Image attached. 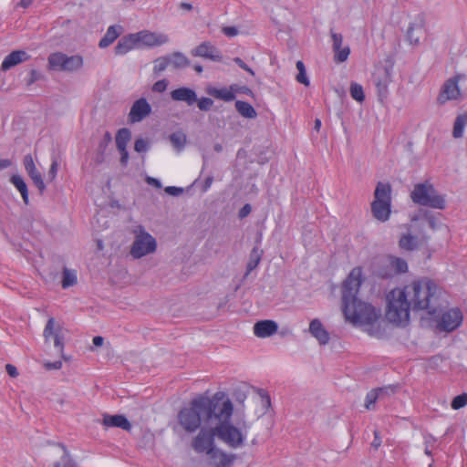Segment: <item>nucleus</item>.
I'll list each match as a JSON object with an SVG mask.
<instances>
[{"instance_id":"79ce46f5","label":"nucleus","mask_w":467,"mask_h":467,"mask_svg":"<svg viewBox=\"0 0 467 467\" xmlns=\"http://www.w3.org/2000/svg\"><path fill=\"white\" fill-rule=\"evenodd\" d=\"M349 91L352 99L358 102L364 101L365 95L361 85L358 83H351Z\"/></svg>"},{"instance_id":"0e129e2a","label":"nucleus","mask_w":467,"mask_h":467,"mask_svg":"<svg viewBox=\"0 0 467 467\" xmlns=\"http://www.w3.org/2000/svg\"><path fill=\"white\" fill-rule=\"evenodd\" d=\"M147 182L150 185H153L155 186L156 188H161V183L159 180L155 179V178H152V177H148L147 178Z\"/></svg>"},{"instance_id":"6e6552de","label":"nucleus","mask_w":467,"mask_h":467,"mask_svg":"<svg viewBox=\"0 0 467 467\" xmlns=\"http://www.w3.org/2000/svg\"><path fill=\"white\" fill-rule=\"evenodd\" d=\"M50 69L73 72L83 67V57L80 55L67 56L61 52L52 53L48 57Z\"/></svg>"},{"instance_id":"bf43d9fd","label":"nucleus","mask_w":467,"mask_h":467,"mask_svg":"<svg viewBox=\"0 0 467 467\" xmlns=\"http://www.w3.org/2000/svg\"><path fill=\"white\" fill-rule=\"evenodd\" d=\"M223 33L227 36H234L238 34V30L234 26H225L223 28Z\"/></svg>"},{"instance_id":"b1692460","label":"nucleus","mask_w":467,"mask_h":467,"mask_svg":"<svg viewBox=\"0 0 467 467\" xmlns=\"http://www.w3.org/2000/svg\"><path fill=\"white\" fill-rule=\"evenodd\" d=\"M102 424L109 427H118L124 431H130L131 429V424L128 420V419L123 415H108L105 414L103 416Z\"/></svg>"},{"instance_id":"1a4fd4ad","label":"nucleus","mask_w":467,"mask_h":467,"mask_svg":"<svg viewBox=\"0 0 467 467\" xmlns=\"http://www.w3.org/2000/svg\"><path fill=\"white\" fill-rule=\"evenodd\" d=\"M198 434L192 440V448L197 453L208 454L216 447L214 438L217 437L215 423L204 425L199 429Z\"/></svg>"},{"instance_id":"338daca9","label":"nucleus","mask_w":467,"mask_h":467,"mask_svg":"<svg viewBox=\"0 0 467 467\" xmlns=\"http://www.w3.org/2000/svg\"><path fill=\"white\" fill-rule=\"evenodd\" d=\"M92 341H93L94 346L100 347V346H102V344L104 342V338L100 336H97V337H93Z\"/></svg>"},{"instance_id":"c85d7f7f","label":"nucleus","mask_w":467,"mask_h":467,"mask_svg":"<svg viewBox=\"0 0 467 467\" xmlns=\"http://www.w3.org/2000/svg\"><path fill=\"white\" fill-rule=\"evenodd\" d=\"M383 266L391 268L393 275L406 273L408 271V265L404 259L390 256L383 262Z\"/></svg>"},{"instance_id":"f03ea898","label":"nucleus","mask_w":467,"mask_h":467,"mask_svg":"<svg viewBox=\"0 0 467 467\" xmlns=\"http://www.w3.org/2000/svg\"><path fill=\"white\" fill-rule=\"evenodd\" d=\"M362 270L355 267L351 270L342 285L343 313L347 320L353 324L372 325L380 317V310L358 299L361 285Z\"/></svg>"},{"instance_id":"412c9836","label":"nucleus","mask_w":467,"mask_h":467,"mask_svg":"<svg viewBox=\"0 0 467 467\" xmlns=\"http://www.w3.org/2000/svg\"><path fill=\"white\" fill-rule=\"evenodd\" d=\"M29 58V56L26 51L23 50H15L7 55L1 65V69L3 71H7L11 67L26 61Z\"/></svg>"},{"instance_id":"8fccbe9b","label":"nucleus","mask_w":467,"mask_h":467,"mask_svg":"<svg viewBox=\"0 0 467 467\" xmlns=\"http://www.w3.org/2000/svg\"><path fill=\"white\" fill-rule=\"evenodd\" d=\"M42 78H43V76L39 71H37L36 69H32L29 72V78L26 81V84H27V86H31L35 82L40 80Z\"/></svg>"},{"instance_id":"c756f323","label":"nucleus","mask_w":467,"mask_h":467,"mask_svg":"<svg viewBox=\"0 0 467 467\" xmlns=\"http://www.w3.org/2000/svg\"><path fill=\"white\" fill-rule=\"evenodd\" d=\"M168 65L173 69H181L190 65V60L182 52H174L171 55H167Z\"/></svg>"},{"instance_id":"58836bf2","label":"nucleus","mask_w":467,"mask_h":467,"mask_svg":"<svg viewBox=\"0 0 467 467\" xmlns=\"http://www.w3.org/2000/svg\"><path fill=\"white\" fill-rule=\"evenodd\" d=\"M153 74L159 76L161 72L166 70L169 67L168 58L166 56L160 57L153 61Z\"/></svg>"},{"instance_id":"f8f14e48","label":"nucleus","mask_w":467,"mask_h":467,"mask_svg":"<svg viewBox=\"0 0 467 467\" xmlns=\"http://www.w3.org/2000/svg\"><path fill=\"white\" fill-rule=\"evenodd\" d=\"M134 36L139 48L142 46L150 47H159L169 42V36L162 33H155L143 30L138 33H134Z\"/></svg>"},{"instance_id":"39448f33","label":"nucleus","mask_w":467,"mask_h":467,"mask_svg":"<svg viewBox=\"0 0 467 467\" xmlns=\"http://www.w3.org/2000/svg\"><path fill=\"white\" fill-rule=\"evenodd\" d=\"M410 199L418 205L432 209L443 210L446 206L444 196L429 182L415 184L410 192Z\"/></svg>"},{"instance_id":"c03bdc74","label":"nucleus","mask_w":467,"mask_h":467,"mask_svg":"<svg viewBox=\"0 0 467 467\" xmlns=\"http://www.w3.org/2000/svg\"><path fill=\"white\" fill-rule=\"evenodd\" d=\"M467 405V393H462L456 396L451 401V408L459 410Z\"/></svg>"},{"instance_id":"6ab92c4d","label":"nucleus","mask_w":467,"mask_h":467,"mask_svg":"<svg viewBox=\"0 0 467 467\" xmlns=\"http://www.w3.org/2000/svg\"><path fill=\"white\" fill-rule=\"evenodd\" d=\"M171 98L174 101L185 102L188 106H192L197 101L196 92L187 87L178 88L171 92Z\"/></svg>"},{"instance_id":"49530a36","label":"nucleus","mask_w":467,"mask_h":467,"mask_svg":"<svg viewBox=\"0 0 467 467\" xmlns=\"http://www.w3.org/2000/svg\"><path fill=\"white\" fill-rule=\"evenodd\" d=\"M423 215L426 221L428 222L430 228H431L432 230H437L440 228L441 223L432 213H431L430 212H424Z\"/></svg>"},{"instance_id":"a18cd8bd","label":"nucleus","mask_w":467,"mask_h":467,"mask_svg":"<svg viewBox=\"0 0 467 467\" xmlns=\"http://www.w3.org/2000/svg\"><path fill=\"white\" fill-rule=\"evenodd\" d=\"M196 103L200 110L208 111L213 105V100L210 98L202 97L201 99L197 98Z\"/></svg>"},{"instance_id":"69168bd1","label":"nucleus","mask_w":467,"mask_h":467,"mask_svg":"<svg viewBox=\"0 0 467 467\" xmlns=\"http://www.w3.org/2000/svg\"><path fill=\"white\" fill-rule=\"evenodd\" d=\"M213 182V178L212 176H209L205 179L203 188H202L203 192H206L211 187Z\"/></svg>"},{"instance_id":"9d476101","label":"nucleus","mask_w":467,"mask_h":467,"mask_svg":"<svg viewBox=\"0 0 467 467\" xmlns=\"http://www.w3.org/2000/svg\"><path fill=\"white\" fill-rule=\"evenodd\" d=\"M462 78L461 75H456L444 82L437 99L439 104L443 105L449 100H458L461 99L462 92L459 88V81Z\"/></svg>"},{"instance_id":"052dcab7","label":"nucleus","mask_w":467,"mask_h":467,"mask_svg":"<svg viewBox=\"0 0 467 467\" xmlns=\"http://www.w3.org/2000/svg\"><path fill=\"white\" fill-rule=\"evenodd\" d=\"M5 370L8 373V375L12 378H16L18 376V371L16 368L12 364H6Z\"/></svg>"},{"instance_id":"864d4df0","label":"nucleus","mask_w":467,"mask_h":467,"mask_svg":"<svg viewBox=\"0 0 467 467\" xmlns=\"http://www.w3.org/2000/svg\"><path fill=\"white\" fill-rule=\"evenodd\" d=\"M164 191H165V192H167L170 195L178 196L181 193H182L183 189L180 188V187H175V186H168L165 188Z\"/></svg>"},{"instance_id":"20e7f679","label":"nucleus","mask_w":467,"mask_h":467,"mask_svg":"<svg viewBox=\"0 0 467 467\" xmlns=\"http://www.w3.org/2000/svg\"><path fill=\"white\" fill-rule=\"evenodd\" d=\"M233 412V403L225 394L214 419L215 431L220 441L230 448L237 449L244 444L250 425L243 420L239 427L234 426L231 422Z\"/></svg>"},{"instance_id":"5fc2aeb1","label":"nucleus","mask_w":467,"mask_h":467,"mask_svg":"<svg viewBox=\"0 0 467 467\" xmlns=\"http://www.w3.org/2000/svg\"><path fill=\"white\" fill-rule=\"evenodd\" d=\"M234 61L246 72L250 73L253 76L254 75L253 69L250 67H248L240 57L234 58Z\"/></svg>"},{"instance_id":"a211bd4d","label":"nucleus","mask_w":467,"mask_h":467,"mask_svg":"<svg viewBox=\"0 0 467 467\" xmlns=\"http://www.w3.org/2000/svg\"><path fill=\"white\" fill-rule=\"evenodd\" d=\"M192 54L194 57L209 58L213 61H220L222 58L220 51L209 42H203L196 47L192 50Z\"/></svg>"},{"instance_id":"a19ab883","label":"nucleus","mask_w":467,"mask_h":467,"mask_svg":"<svg viewBox=\"0 0 467 467\" xmlns=\"http://www.w3.org/2000/svg\"><path fill=\"white\" fill-rule=\"evenodd\" d=\"M386 259H380L379 261V267L374 270V274L380 278L387 279L392 277L394 275L391 268H387L386 266H383V262Z\"/></svg>"},{"instance_id":"2f4dec72","label":"nucleus","mask_w":467,"mask_h":467,"mask_svg":"<svg viewBox=\"0 0 467 467\" xmlns=\"http://www.w3.org/2000/svg\"><path fill=\"white\" fill-rule=\"evenodd\" d=\"M235 109L237 112L244 118L255 119L257 116L254 108L248 102L237 100L235 102Z\"/></svg>"},{"instance_id":"473e14b6","label":"nucleus","mask_w":467,"mask_h":467,"mask_svg":"<svg viewBox=\"0 0 467 467\" xmlns=\"http://www.w3.org/2000/svg\"><path fill=\"white\" fill-rule=\"evenodd\" d=\"M467 126V112L458 115L455 119L452 130V136L455 139L462 138Z\"/></svg>"},{"instance_id":"603ef678","label":"nucleus","mask_w":467,"mask_h":467,"mask_svg":"<svg viewBox=\"0 0 467 467\" xmlns=\"http://www.w3.org/2000/svg\"><path fill=\"white\" fill-rule=\"evenodd\" d=\"M57 170H58V162L57 160H53V161L50 165L49 171H48V174H47L49 181H53L56 178Z\"/></svg>"},{"instance_id":"aec40b11","label":"nucleus","mask_w":467,"mask_h":467,"mask_svg":"<svg viewBox=\"0 0 467 467\" xmlns=\"http://www.w3.org/2000/svg\"><path fill=\"white\" fill-rule=\"evenodd\" d=\"M278 326L273 320H262L254 325V333L256 337L265 338L277 332Z\"/></svg>"},{"instance_id":"393cba45","label":"nucleus","mask_w":467,"mask_h":467,"mask_svg":"<svg viewBox=\"0 0 467 467\" xmlns=\"http://www.w3.org/2000/svg\"><path fill=\"white\" fill-rule=\"evenodd\" d=\"M423 33L424 28L422 19L420 21L412 22L408 27L407 39L410 45L418 46L420 42V38L422 37Z\"/></svg>"},{"instance_id":"4468645a","label":"nucleus","mask_w":467,"mask_h":467,"mask_svg":"<svg viewBox=\"0 0 467 467\" xmlns=\"http://www.w3.org/2000/svg\"><path fill=\"white\" fill-rule=\"evenodd\" d=\"M43 336L46 341L50 338L54 340V346L57 348L58 352L62 353L64 349V337L62 335V327L56 323L55 318L50 317L43 331Z\"/></svg>"},{"instance_id":"7c9ffc66","label":"nucleus","mask_w":467,"mask_h":467,"mask_svg":"<svg viewBox=\"0 0 467 467\" xmlns=\"http://www.w3.org/2000/svg\"><path fill=\"white\" fill-rule=\"evenodd\" d=\"M262 255L263 250L259 249L258 246H254L249 255V260L246 265L245 276H247L253 270H254L258 266Z\"/></svg>"},{"instance_id":"4c0bfd02","label":"nucleus","mask_w":467,"mask_h":467,"mask_svg":"<svg viewBox=\"0 0 467 467\" xmlns=\"http://www.w3.org/2000/svg\"><path fill=\"white\" fill-rule=\"evenodd\" d=\"M77 283V274L74 270L64 268L62 276V287L68 288Z\"/></svg>"},{"instance_id":"f704fd0d","label":"nucleus","mask_w":467,"mask_h":467,"mask_svg":"<svg viewBox=\"0 0 467 467\" xmlns=\"http://www.w3.org/2000/svg\"><path fill=\"white\" fill-rule=\"evenodd\" d=\"M130 138L131 132L129 129L122 128L119 130L116 135V145L119 151H124V149L127 147Z\"/></svg>"},{"instance_id":"09e8293b","label":"nucleus","mask_w":467,"mask_h":467,"mask_svg":"<svg viewBox=\"0 0 467 467\" xmlns=\"http://www.w3.org/2000/svg\"><path fill=\"white\" fill-rule=\"evenodd\" d=\"M168 87V81L166 79H161L156 81L152 86V91L162 93Z\"/></svg>"},{"instance_id":"6e6d98bb","label":"nucleus","mask_w":467,"mask_h":467,"mask_svg":"<svg viewBox=\"0 0 467 467\" xmlns=\"http://www.w3.org/2000/svg\"><path fill=\"white\" fill-rule=\"evenodd\" d=\"M296 80L301 83V84H304L305 86H308L309 85V80L306 77V71H298V74L296 76Z\"/></svg>"},{"instance_id":"a878e982","label":"nucleus","mask_w":467,"mask_h":467,"mask_svg":"<svg viewBox=\"0 0 467 467\" xmlns=\"http://www.w3.org/2000/svg\"><path fill=\"white\" fill-rule=\"evenodd\" d=\"M134 48H139L135 36L134 34H129L119 39L115 47V54L122 56Z\"/></svg>"},{"instance_id":"e2e57ef3","label":"nucleus","mask_w":467,"mask_h":467,"mask_svg":"<svg viewBox=\"0 0 467 467\" xmlns=\"http://www.w3.org/2000/svg\"><path fill=\"white\" fill-rule=\"evenodd\" d=\"M12 165V161L9 159H0V170H5Z\"/></svg>"},{"instance_id":"7ed1b4c3","label":"nucleus","mask_w":467,"mask_h":467,"mask_svg":"<svg viewBox=\"0 0 467 467\" xmlns=\"http://www.w3.org/2000/svg\"><path fill=\"white\" fill-rule=\"evenodd\" d=\"M225 393L218 391L212 397L199 395L192 399L188 407L182 408L178 413V422L188 433L202 428V424L213 425L216 413Z\"/></svg>"},{"instance_id":"3c124183","label":"nucleus","mask_w":467,"mask_h":467,"mask_svg":"<svg viewBox=\"0 0 467 467\" xmlns=\"http://www.w3.org/2000/svg\"><path fill=\"white\" fill-rule=\"evenodd\" d=\"M134 150L137 151V152H144L148 150V143L145 140L143 139H138L136 140L135 141V144H134Z\"/></svg>"},{"instance_id":"cd10ccee","label":"nucleus","mask_w":467,"mask_h":467,"mask_svg":"<svg viewBox=\"0 0 467 467\" xmlns=\"http://www.w3.org/2000/svg\"><path fill=\"white\" fill-rule=\"evenodd\" d=\"M122 26L113 25L109 26L104 36L99 40V47L100 48H106L110 46L121 34Z\"/></svg>"},{"instance_id":"4d7b16f0","label":"nucleus","mask_w":467,"mask_h":467,"mask_svg":"<svg viewBox=\"0 0 467 467\" xmlns=\"http://www.w3.org/2000/svg\"><path fill=\"white\" fill-rule=\"evenodd\" d=\"M44 367L48 369V370H51V369H59L61 368L62 367V362L57 360V361H55V362H46L44 364Z\"/></svg>"},{"instance_id":"37998d69","label":"nucleus","mask_w":467,"mask_h":467,"mask_svg":"<svg viewBox=\"0 0 467 467\" xmlns=\"http://www.w3.org/2000/svg\"><path fill=\"white\" fill-rule=\"evenodd\" d=\"M333 51L335 53L334 60L337 63H342L348 59L350 53V48L349 47H344Z\"/></svg>"},{"instance_id":"de8ad7c7","label":"nucleus","mask_w":467,"mask_h":467,"mask_svg":"<svg viewBox=\"0 0 467 467\" xmlns=\"http://www.w3.org/2000/svg\"><path fill=\"white\" fill-rule=\"evenodd\" d=\"M331 37L333 41V50H337L342 47L343 36L341 34L331 31Z\"/></svg>"},{"instance_id":"f257e3e1","label":"nucleus","mask_w":467,"mask_h":467,"mask_svg":"<svg viewBox=\"0 0 467 467\" xmlns=\"http://www.w3.org/2000/svg\"><path fill=\"white\" fill-rule=\"evenodd\" d=\"M441 288L426 278L414 281L403 289H393L387 296L386 317L389 322L401 325L409 321L410 309L424 310L434 316L441 306Z\"/></svg>"},{"instance_id":"9b49d317","label":"nucleus","mask_w":467,"mask_h":467,"mask_svg":"<svg viewBox=\"0 0 467 467\" xmlns=\"http://www.w3.org/2000/svg\"><path fill=\"white\" fill-rule=\"evenodd\" d=\"M462 318V313L459 308L449 309L441 314L437 328L440 331L451 332L461 326Z\"/></svg>"},{"instance_id":"c9c22d12","label":"nucleus","mask_w":467,"mask_h":467,"mask_svg":"<svg viewBox=\"0 0 467 467\" xmlns=\"http://www.w3.org/2000/svg\"><path fill=\"white\" fill-rule=\"evenodd\" d=\"M61 448L63 449L64 451L63 455L57 462L54 463L53 467H78L77 462L71 457L67 448L64 445H61Z\"/></svg>"},{"instance_id":"ea45409f","label":"nucleus","mask_w":467,"mask_h":467,"mask_svg":"<svg viewBox=\"0 0 467 467\" xmlns=\"http://www.w3.org/2000/svg\"><path fill=\"white\" fill-rule=\"evenodd\" d=\"M170 141L176 149H182L186 142V136L182 132H174L170 135Z\"/></svg>"},{"instance_id":"72a5a7b5","label":"nucleus","mask_w":467,"mask_h":467,"mask_svg":"<svg viewBox=\"0 0 467 467\" xmlns=\"http://www.w3.org/2000/svg\"><path fill=\"white\" fill-rule=\"evenodd\" d=\"M10 182L21 193L22 199L26 204L28 203V190L24 179L20 175H13Z\"/></svg>"},{"instance_id":"f3484780","label":"nucleus","mask_w":467,"mask_h":467,"mask_svg":"<svg viewBox=\"0 0 467 467\" xmlns=\"http://www.w3.org/2000/svg\"><path fill=\"white\" fill-rule=\"evenodd\" d=\"M207 456L210 459L211 464L214 467H231L234 460V455H229L217 447L213 451H210Z\"/></svg>"},{"instance_id":"13d9d810","label":"nucleus","mask_w":467,"mask_h":467,"mask_svg":"<svg viewBox=\"0 0 467 467\" xmlns=\"http://www.w3.org/2000/svg\"><path fill=\"white\" fill-rule=\"evenodd\" d=\"M251 205L246 203L239 211V217L241 219L245 218L251 213Z\"/></svg>"},{"instance_id":"dca6fc26","label":"nucleus","mask_w":467,"mask_h":467,"mask_svg":"<svg viewBox=\"0 0 467 467\" xmlns=\"http://www.w3.org/2000/svg\"><path fill=\"white\" fill-rule=\"evenodd\" d=\"M24 166L25 169L29 175V177L32 179L35 185L37 187L39 192L42 193L45 189L46 185L44 183V181L42 179V175L40 171L36 169L33 158L31 155H26L24 158Z\"/></svg>"},{"instance_id":"4be33fe9","label":"nucleus","mask_w":467,"mask_h":467,"mask_svg":"<svg viewBox=\"0 0 467 467\" xmlns=\"http://www.w3.org/2000/svg\"><path fill=\"white\" fill-rule=\"evenodd\" d=\"M234 90H237L236 84H233L229 88H222L210 87L207 88V93L217 99L229 102L233 101L235 99Z\"/></svg>"},{"instance_id":"ddd939ff","label":"nucleus","mask_w":467,"mask_h":467,"mask_svg":"<svg viewBox=\"0 0 467 467\" xmlns=\"http://www.w3.org/2000/svg\"><path fill=\"white\" fill-rule=\"evenodd\" d=\"M391 82V75L386 67L376 70L373 75V83L377 88L379 99L382 102L389 94V85Z\"/></svg>"},{"instance_id":"0eeeda50","label":"nucleus","mask_w":467,"mask_h":467,"mask_svg":"<svg viewBox=\"0 0 467 467\" xmlns=\"http://www.w3.org/2000/svg\"><path fill=\"white\" fill-rule=\"evenodd\" d=\"M134 240L130 247V255L135 259L155 253L157 249L156 239L142 225H138L134 230Z\"/></svg>"},{"instance_id":"774afa93","label":"nucleus","mask_w":467,"mask_h":467,"mask_svg":"<svg viewBox=\"0 0 467 467\" xmlns=\"http://www.w3.org/2000/svg\"><path fill=\"white\" fill-rule=\"evenodd\" d=\"M180 8L184 9L186 11H192L193 9V6L190 3L182 2L180 4Z\"/></svg>"},{"instance_id":"423d86ee","label":"nucleus","mask_w":467,"mask_h":467,"mask_svg":"<svg viewBox=\"0 0 467 467\" xmlns=\"http://www.w3.org/2000/svg\"><path fill=\"white\" fill-rule=\"evenodd\" d=\"M371 212L379 222L389 220L391 213V186L388 182H378L374 192V201L371 202Z\"/></svg>"},{"instance_id":"2eb2a0df","label":"nucleus","mask_w":467,"mask_h":467,"mask_svg":"<svg viewBox=\"0 0 467 467\" xmlns=\"http://www.w3.org/2000/svg\"><path fill=\"white\" fill-rule=\"evenodd\" d=\"M151 112V107L146 99L140 98L137 99L131 106L128 115L130 123L142 121Z\"/></svg>"},{"instance_id":"680f3d73","label":"nucleus","mask_w":467,"mask_h":467,"mask_svg":"<svg viewBox=\"0 0 467 467\" xmlns=\"http://www.w3.org/2000/svg\"><path fill=\"white\" fill-rule=\"evenodd\" d=\"M381 445V438L379 435V432L377 431H374V440L371 442V446L374 449H378Z\"/></svg>"},{"instance_id":"5701e85b","label":"nucleus","mask_w":467,"mask_h":467,"mask_svg":"<svg viewBox=\"0 0 467 467\" xmlns=\"http://www.w3.org/2000/svg\"><path fill=\"white\" fill-rule=\"evenodd\" d=\"M309 332L321 345L328 343L329 334L319 319L315 318L310 322Z\"/></svg>"},{"instance_id":"bb28decb","label":"nucleus","mask_w":467,"mask_h":467,"mask_svg":"<svg viewBox=\"0 0 467 467\" xmlns=\"http://www.w3.org/2000/svg\"><path fill=\"white\" fill-rule=\"evenodd\" d=\"M395 390H396V388L392 387V386L379 388V389L370 390L366 395V403H365L366 409L373 410L375 402L378 400L382 399L383 392H389V391L395 392Z\"/></svg>"},{"instance_id":"e433bc0d","label":"nucleus","mask_w":467,"mask_h":467,"mask_svg":"<svg viewBox=\"0 0 467 467\" xmlns=\"http://www.w3.org/2000/svg\"><path fill=\"white\" fill-rule=\"evenodd\" d=\"M399 244L402 249L412 251L417 248L418 240L411 234H404L400 237Z\"/></svg>"}]
</instances>
